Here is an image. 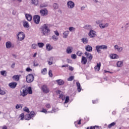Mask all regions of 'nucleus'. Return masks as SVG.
<instances>
[{"mask_svg": "<svg viewBox=\"0 0 129 129\" xmlns=\"http://www.w3.org/2000/svg\"><path fill=\"white\" fill-rule=\"evenodd\" d=\"M71 58L72 59H76L77 58V56L75 54H72Z\"/></svg>", "mask_w": 129, "mask_h": 129, "instance_id": "a18cd8bd", "label": "nucleus"}, {"mask_svg": "<svg viewBox=\"0 0 129 129\" xmlns=\"http://www.w3.org/2000/svg\"><path fill=\"white\" fill-rule=\"evenodd\" d=\"M21 106H22L21 104H17L16 106V109H19V108H21Z\"/></svg>", "mask_w": 129, "mask_h": 129, "instance_id": "603ef678", "label": "nucleus"}, {"mask_svg": "<svg viewBox=\"0 0 129 129\" xmlns=\"http://www.w3.org/2000/svg\"><path fill=\"white\" fill-rule=\"evenodd\" d=\"M83 44H87L88 43V39L87 38H83L81 39Z\"/></svg>", "mask_w": 129, "mask_h": 129, "instance_id": "7c9ffc66", "label": "nucleus"}, {"mask_svg": "<svg viewBox=\"0 0 129 129\" xmlns=\"http://www.w3.org/2000/svg\"><path fill=\"white\" fill-rule=\"evenodd\" d=\"M18 39L19 41H23L24 39H25V33L23 32H20L19 34L17 35Z\"/></svg>", "mask_w": 129, "mask_h": 129, "instance_id": "423d86ee", "label": "nucleus"}, {"mask_svg": "<svg viewBox=\"0 0 129 129\" xmlns=\"http://www.w3.org/2000/svg\"><path fill=\"white\" fill-rule=\"evenodd\" d=\"M53 8L54 9H58V8H59V6L56 3H54L53 5Z\"/></svg>", "mask_w": 129, "mask_h": 129, "instance_id": "a19ab883", "label": "nucleus"}, {"mask_svg": "<svg viewBox=\"0 0 129 129\" xmlns=\"http://www.w3.org/2000/svg\"><path fill=\"white\" fill-rule=\"evenodd\" d=\"M117 67H121L123 66V61H118L116 63Z\"/></svg>", "mask_w": 129, "mask_h": 129, "instance_id": "393cba45", "label": "nucleus"}, {"mask_svg": "<svg viewBox=\"0 0 129 129\" xmlns=\"http://www.w3.org/2000/svg\"><path fill=\"white\" fill-rule=\"evenodd\" d=\"M108 23H106L105 24L103 25V24L101 23L99 24V27L100 28V29H105V28H107V27H108Z\"/></svg>", "mask_w": 129, "mask_h": 129, "instance_id": "aec40b11", "label": "nucleus"}, {"mask_svg": "<svg viewBox=\"0 0 129 129\" xmlns=\"http://www.w3.org/2000/svg\"><path fill=\"white\" fill-rule=\"evenodd\" d=\"M25 17L27 21H28V22H31L32 21V19H33L32 15L29 14H26Z\"/></svg>", "mask_w": 129, "mask_h": 129, "instance_id": "2eb2a0df", "label": "nucleus"}, {"mask_svg": "<svg viewBox=\"0 0 129 129\" xmlns=\"http://www.w3.org/2000/svg\"><path fill=\"white\" fill-rule=\"evenodd\" d=\"M3 129H8V127H7V126H4Z\"/></svg>", "mask_w": 129, "mask_h": 129, "instance_id": "774afa93", "label": "nucleus"}, {"mask_svg": "<svg viewBox=\"0 0 129 129\" xmlns=\"http://www.w3.org/2000/svg\"><path fill=\"white\" fill-rule=\"evenodd\" d=\"M40 15L42 17H45V16L48 15V10L46 9H41L40 11Z\"/></svg>", "mask_w": 129, "mask_h": 129, "instance_id": "0eeeda50", "label": "nucleus"}, {"mask_svg": "<svg viewBox=\"0 0 129 129\" xmlns=\"http://www.w3.org/2000/svg\"><path fill=\"white\" fill-rule=\"evenodd\" d=\"M69 31L70 32H72L73 31H75V28L73 27H69Z\"/></svg>", "mask_w": 129, "mask_h": 129, "instance_id": "de8ad7c7", "label": "nucleus"}, {"mask_svg": "<svg viewBox=\"0 0 129 129\" xmlns=\"http://www.w3.org/2000/svg\"><path fill=\"white\" fill-rule=\"evenodd\" d=\"M73 52V47L68 46L66 49V52L67 54H71Z\"/></svg>", "mask_w": 129, "mask_h": 129, "instance_id": "ddd939ff", "label": "nucleus"}, {"mask_svg": "<svg viewBox=\"0 0 129 129\" xmlns=\"http://www.w3.org/2000/svg\"><path fill=\"white\" fill-rule=\"evenodd\" d=\"M69 70H70V71H73V70H74V68L71 66H69Z\"/></svg>", "mask_w": 129, "mask_h": 129, "instance_id": "4d7b16f0", "label": "nucleus"}, {"mask_svg": "<svg viewBox=\"0 0 129 129\" xmlns=\"http://www.w3.org/2000/svg\"><path fill=\"white\" fill-rule=\"evenodd\" d=\"M34 115H35V113L26 114L25 115H24V113H22L20 115V117H21V120H23V119H24V117L25 119H26V120H30V119H31V118H32V117H33Z\"/></svg>", "mask_w": 129, "mask_h": 129, "instance_id": "f03ea898", "label": "nucleus"}, {"mask_svg": "<svg viewBox=\"0 0 129 129\" xmlns=\"http://www.w3.org/2000/svg\"><path fill=\"white\" fill-rule=\"evenodd\" d=\"M85 9V7L83 6L81 8V11H84V10Z\"/></svg>", "mask_w": 129, "mask_h": 129, "instance_id": "0e129e2a", "label": "nucleus"}, {"mask_svg": "<svg viewBox=\"0 0 129 129\" xmlns=\"http://www.w3.org/2000/svg\"><path fill=\"white\" fill-rule=\"evenodd\" d=\"M26 71H27V72H31L32 69H31V68H27L26 69Z\"/></svg>", "mask_w": 129, "mask_h": 129, "instance_id": "13d9d810", "label": "nucleus"}, {"mask_svg": "<svg viewBox=\"0 0 129 129\" xmlns=\"http://www.w3.org/2000/svg\"><path fill=\"white\" fill-rule=\"evenodd\" d=\"M56 94H59V98H60L62 100H65V96H64V94H63V93L61 91L57 90Z\"/></svg>", "mask_w": 129, "mask_h": 129, "instance_id": "9d476101", "label": "nucleus"}, {"mask_svg": "<svg viewBox=\"0 0 129 129\" xmlns=\"http://www.w3.org/2000/svg\"><path fill=\"white\" fill-rule=\"evenodd\" d=\"M114 125H115V122H113L108 125V128H111V127H112V126H114Z\"/></svg>", "mask_w": 129, "mask_h": 129, "instance_id": "e433bc0d", "label": "nucleus"}, {"mask_svg": "<svg viewBox=\"0 0 129 129\" xmlns=\"http://www.w3.org/2000/svg\"><path fill=\"white\" fill-rule=\"evenodd\" d=\"M52 39L53 40V41H58V39H59V38L58 36L54 35L52 36Z\"/></svg>", "mask_w": 129, "mask_h": 129, "instance_id": "4c0bfd02", "label": "nucleus"}, {"mask_svg": "<svg viewBox=\"0 0 129 129\" xmlns=\"http://www.w3.org/2000/svg\"><path fill=\"white\" fill-rule=\"evenodd\" d=\"M88 35L90 38H94L95 36H96V32H95V31L91 30L90 31Z\"/></svg>", "mask_w": 129, "mask_h": 129, "instance_id": "9b49d317", "label": "nucleus"}, {"mask_svg": "<svg viewBox=\"0 0 129 129\" xmlns=\"http://www.w3.org/2000/svg\"><path fill=\"white\" fill-rule=\"evenodd\" d=\"M56 82L58 85H63V84L64 83V81L62 80H56Z\"/></svg>", "mask_w": 129, "mask_h": 129, "instance_id": "c85d7f7f", "label": "nucleus"}, {"mask_svg": "<svg viewBox=\"0 0 129 129\" xmlns=\"http://www.w3.org/2000/svg\"><path fill=\"white\" fill-rule=\"evenodd\" d=\"M78 124H81V119L79 120V121L78 122Z\"/></svg>", "mask_w": 129, "mask_h": 129, "instance_id": "338daca9", "label": "nucleus"}, {"mask_svg": "<svg viewBox=\"0 0 129 129\" xmlns=\"http://www.w3.org/2000/svg\"><path fill=\"white\" fill-rule=\"evenodd\" d=\"M68 102H69V96H67L66 97L64 103H68Z\"/></svg>", "mask_w": 129, "mask_h": 129, "instance_id": "c03bdc74", "label": "nucleus"}, {"mask_svg": "<svg viewBox=\"0 0 129 129\" xmlns=\"http://www.w3.org/2000/svg\"><path fill=\"white\" fill-rule=\"evenodd\" d=\"M23 26L25 28H29V27H30V26L29 25V23L27 21H24L23 22Z\"/></svg>", "mask_w": 129, "mask_h": 129, "instance_id": "473e14b6", "label": "nucleus"}, {"mask_svg": "<svg viewBox=\"0 0 129 129\" xmlns=\"http://www.w3.org/2000/svg\"><path fill=\"white\" fill-rule=\"evenodd\" d=\"M83 54L82 52L79 51L77 52V55L78 56H81V54Z\"/></svg>", "mask_w": 129, "mask_h": 129, "instance_id": "5fc2aeb1", "label": "nucleus"}, {"mask_svg": "<svg viewBox=\"0 0 129 129\" xmlns=\"http://www.w3.org/2000/svg\"><path fill=\"white\" fill-rule=\"evenodd\" d=\"M0 94L1 95H5V94H6V92L5 91L2 90V89H0Z\"/></svg>", "mask_w": 129, "mask_h": 129, "instance_id": "79ce46f5", "label": "nucleus"}, {"mask_svg": "<svg viewBox=\"0 0 129 129\" xmlns=\"http://www.w3.org/2000/svg\"><path fill=\"white\" fill-rule=\"evenodd\" d=\"M45 107H46V108H50L51 107V106L50 105V104L47 103L45 105Z\"/></svg>", "mask_w": 129, "mask_h": 129, "instance_id": "bf43d9fd", "label": "nucleus"}, {"mask_svg": "<svg viewBox=\"0 0 129 129\" xmlns=\"http://www.w3.org/2000/svg\"><path fill=\"white\" fill-rule=\"evenodd\" d=\"M11 47H12V43H11V42L8 41L6 42V48H7V49H10Z\"/></svg>", "mask_w": 129, "mask_h": 129, "instance_id": "2f4dec72", "label": "nucleus"}, {"mask_svg": "<svg viewBox=\"0 0 129 129\" xmlns=\"http://www.w3.org/2000/svg\"><path fill=\"white\" fill-rule=\"evenodd\" d=\"M17 84H18L16 82H12L9 83V87H10V88H12L13 89H14V88H16Z\"/></svg>", "mask_w": 129, "mask_h": 129, "instance_id": "4468645a", "label": "nucleus"}, {"mask_svg": "<svg viewBox=\"0 0 129 129\" xmlns=\"http://www.w3.org/2000/svg\"><path fill=\"white\" fill-rule=\"evenodd\" d=\"M40 112H43L44 113H47V110L44 108H42V110L40 111Z\"/></svg>", "mask_w": 129, "mask_h": 129, "instance_id": "3c124183", "label": "nucleus"}, {"mask_svg": "<svg viewBox=\"0 0 129 129\" xmlns=\"http://www.w3.org/2000/svg\"><path fill=\"white\" fill-rule=\"evenodd\" d=\"M28 94V89L25 87H23L21 91V95L25 97Z\"/></svg>", "mask_w": 129, "mask_h": 129, "instance_id": "39448f33", "label": "nucleus"}, {"mask_svg": "<svg viewBox=\"0 0 129 129\" xmlns=\"http://www.w3.org/2000/svg\"><path fill=\"white\" fill-rule=\"evenodd\" d=\"M67 6L69 9H73L75 7V4L72 1H69L67 3Z\"/></svg>", "mask_w": 129, "mask_h": 129, "instance_id": "f8f14e48", "label": "nucleus"}, {"mask_svg": "<svg viewBox=\"0 0 129 129\" xmlns=\"http://www.w3.org/2000/svg\"><path fill=\"white\" fill-rule=\"evenodd\" d=\"M48 75L50 77H53V74H52V70H49Z\"/></svg>", "mask_w": 129, "mask_h": 129, "instance_id": "09e8293b", "label": "nucleus"}, {"mask_svg": "<svg viewBox=\"0 0 129 129\" xmlns=\"http://www.w3.org/2000/svg\"><path fill=\"white\" fill-rule=\"evenodd\" d=\"M37 45L39 48H43V47H44V46H45V44H44V43H42V42H38L37 43Z\"/></svg>", "mask_w": 129, "mask_h": 129, "instance_id": "f704fd0d", "label": "nucleus"}, {"mask_svg": "<svg viewBox=\"0 0 129 129\" xmlns=\"http://www.w3.org/2000/svg\"><path fill=\"white\" fill-rule=\"evenodd\" d=\"M63 38L66 39V38H67V37H68V35H69V31H64L63 33Z\"/></svg>", "mask_w": 129, "mask_h": 129, "instance_id": "bb28decb", "label": "nucleus"}, {"mask_svg": "<svg viewBox=\"0 0 129 129\" xmlns=\"http://www.w3.org/2000/svg\"><path fill=\"white\" fill-rule=\"evenodd\" d=\"M85 55L86 56H87V58H88L89 60H92L93 56H92V55L91 54V53H89L88 52L86 51L85 52Z\"/></svg>", "mask_w": 129, "mask_h": 129, "instance_id": "f3484780", "label": "nucleus"}, {"mask_svg": "<svg viewBox=\"0 0 129 129\" xmlns=\"http://www.w3.org/2000/svg\"><path fill=\"white\" fill-rule=\"evenodd\" d=\"M23 110H24V111H25V112H27V113H30V110L28 108V107H25Z\"/></svg>", "mask_w": 129, "mask_h": 129, "instance_id": "58836bf2", "label": "nucleus"}, {"mask_svg": "<svg viewBox=\"0 0 129 129\" xmlns=\"http://www.w3.org/2000/svg\"><path fill=\"white\" fill-rule=\"evenodd\" d=\"M12 55L13 57H14L15 58H16L17 57H18V56L15 54H12Z\"/></svg>", "mask_w": 129, "mask_h": 129, "instance_id": "e2e57ef3", "label": "nucleus"}, {"mask_svg": "<svg viewBox=\"0 0 129 129\" xmlns=\"http://www.w3.org/2000/svg\"><path fill=\"white\" fill-rule=\"evenodd\" d=\"M46 48L47 49V51H51V50L53 49V47H52L50 44H47L46 45Z\"/></svg>", "mask_w": 129, "mask_h": 129, "instance_id": "a878e982", "label": "nucleus"}, {"mask_svg": "<svg viewBox=\"0 0 129 129\" xmlns=\"http://www.w3.org/2000/svg\"><path fill=\"white\" fill-rule=\"evenodd\" d=\"M37 46L38 45L37 44H33L32 45V49H36V48H37Z\"/></svg>", "mask_w": 129, "mask_h": 129, "instance_id": "8fccbe9b", "label": "nucleus"}, {"mask_svg": "<svg viewBox=\"0 0 129 129\" xmlns=\"http://www.w3.org/2000/svg\"><path fill=\"white\" fill-rule=\"evenodd\" d=\"M15 65H16V63H13V64L11 65V68H13V69L15 68Z\"/></svg>", "mask_w": 129, "mask_h": 129, "instance_id": "680f3d73", "label": "nucleus"}, {"mask_svg": "<svg viewBox=\"0 0 129 129\" xmlns=\"http://www.w3.org/2000/svg\"><path fill=\"white\" fill-rule=\"evenodd\" d=\"M40 20H41V17L39 15H35L33 17V21L35 24H39Z\"/></svg>", "mask_w": 129, "mask_h": 129, "instance_id": "6e6552de", "label": "nucleus"}, {"mask_svg": "<svg viewBox=\"0 0 129 129\" xmlns=\"http://www.w3.org/2000/svg\"><path fill=\"white\" fill-rule=\"evenodd\" d=\"M86 50V51H88V52H92V47L90 45H87Z\"/></svg>", "mask_w": 129, "mask_h": 129, "instance_id": "5701e85b", "label": "nucleus"}, {"mask_svg": "<svg viewBox=\"0 0 129 129\" xmlns=\"http://www.w3.org/2000/svg\"><path fill=\"white\" fill-rule=\"evenodd\" d=\"M95 127H97V128H98V126H90V127H87V129H95Z\"/></svg>", "mask_w": 129, "mask_h": 129, "instance_id": "49530a36", "label": "nucleus"}, {"mask_svg": "<svg viewBox=\"0 0 129 129\" xmlns=\"http://www.w3.org/2000/svg\"><path fill=\"white\" fill-rule=\"evenodd\" d=\"M76 85L78 87L77 90L78 92H80L81 91V85H80V83L79 82L76 83Z\"/></svg>", "mask_w": 129, "mask_h": 129, "instance_id": "b1692460", "label": "nucleus"}, {"mask_svg": "<svg viewBox=\"0 0 129 129\" xmlns=\"http://www.w3.org/2000/svg\"><path fill=\"white\" fill-rule=\"evenodd\" d=\"M34 81V75L29 74L26 76V82L27 83H32Z\"/></svg>", "mask_w": 129, "mask_h": 129, "instance_id": "20e7f679", "label": "nucleus"}, {"mask_svg": "<svg viewBox=\"0 0 129 129\" xmlns=\"http://www.w3.org/2000/svg\"><path fill=\"white\" fill-rule=\"evenodd\" d=\"M41 33L42 36H48L51 30L49 28V24H44L40 28Z\"/></svg>", "mask_w": 129, "mask_h": 129, "instance_id": "f257e3e1", "label": "nucleus"}, {"mask_svg": "<svg viewBox=\"0 0 129 129\" xmlns=\"http://www.w3.org/2000/svg\"><path fill=\"white\" fill-rule=\"evenodd\" d=\"M40 9H42V8H46V6L43 5V4L40 5Z\"/></svg>", "mask_w": 129, "mask_h": 129, "instance_id": "052dcab7", "label": "nucleus"}, {"mask_svg": "<svg viewBox=\"0 0 129 129\" xmlns=\"http://www.w3.org/2000/svg\"><path fill=\"white\" fill-rule=\"evenodd\" d=\"M100 67H101V63H97V66L94 67L95 71H99L100 70Z\"/></svg>", "mask_w": 129, "mask_h": 129, "instance_id": "6ab92c4d", "label": "nucleus"}, {"mask_svg": "<svg viewBox=\"0 0 129 129\" xmlns=\"http://www.w3.org/2000/svg\"><path fill=\"white\" fill-rule=\"evenodd\" d=\"M42 74L43 75H45L47 74V69L44 68L42 70V71H41Z\"/></svg>", "mask_w": 129, "mask_h": 129, "instance_id": "ea45409f", "label": "nucleus"}, {"mask_svg": "<svg viewBox=\"0 0 129 129\" xmlns=\"http://www.w3.org/2000/svg\"><path fill=\"white\" fill-rule=\"evenodd\" d=\"M84 29L85 30H91V29H92V27L91 25H86L84 26Z\"/></svg>", "mask_w": 129, "mask_h": 129, "instance_id": "cd10ccee", "label": "nucleus"}, {"mask_svg": "<svg viewBox=\"0 0 129 129\" xmlns=\"http://www.w3.org/2000/svg\"><path fill=\"white\" fill-rule=\"evenodd\" d=\"M81 63L84 65H86L87 63V59H86V57H85V56H82Z\"/></svg>", "mask_w": 129, "mask_h": 129, "instance_id": "412c9836", "label": "nucleus"}, {"mask_svg": "<svg viewBox=\"0 0 129 129\" xmlns=\"http://www.w3.org/2000/svg\"><path fill=\"white\" fill-rule=\"evenodd\" d=\"M7 71H1V75H2L3 76H4L5 77H6V76H7Z\"/></svg>", "mask_w": 129, "mask_h": 129, "instance_id": "c9c22d12", "label": "nucleus"}, {"mask_svg": "<svg viewBox=\"0 0 129 129\" xmlns=\"http://www.w3.org/2000/svg\"><path fill=\"white\" fill-rule=\"evenodd\" d=\"M13 79L15 80V81H19V80H20V76L18 75L14 76L13 77Z\"/></svg>", "mask_w": 129, "mask_h": 129, "instance_id": "c756f323", "label": "nucleus"}, {"mask_svg": "<svg viewBox=\"0 0 129 129\" xmlns=\"http://www.w3.org/2000/svg\"><path fill=\"white\" fill-rule=\"evenodd\" d=\"M31 4L35 7H37L39 5V0H31Z\"/></svg>", "mask_w": 129, "mask_h": 129, "instance_id": "4be33fe9", "label": "nucleus"}, {"mask_svg": "<svg viewBox=\"0 0 129 129\" xmlns=\"http://www.w3.org/2000/svg\"><path fill=\"white\" fill-rule=\"evenodd\" d=\"M114 48L115 50H117V51H118V52H119V53H120V52H121V51L123 50V48H122V47H119L117 45H114Z\"/></svg>", "mask_w": 129, "mask_h": 129, "instance_id": "dca6fc26", "label": "nucleus"}, {"mask_svg": "<svg viewBox=\"0 0 129 129\" xmlns=\"http://www.w3.org/2000/svg\"><path fill=\"white\" fill-rule=\"evenodd\" d=\"M102 23V20H98L96 22L97 25H99V24Z\"/></svg>", "mask_w": 129, "mask_h": 129, "instance_id": "6e6d98bb", "label": "nucleus"}, {"mask_svg": "<svg viewBox=\"0 0 129 129\" xmlns=\"http://www.w3.org/2000/svg\"><path fill=\"white\" fill-rule=\"evenodd\" d=\"M54 33L55 34V35H56V36H57V37H59V36L60 35V34H59V32H58V31H54Z\"/></svg>", "mask_w": 129, "mask_h": 129, "instance_id": "864d4df0", "label": "nucleus"}, {"mask_svg": "<svg viewBox=\"0 0 129 129\" xmlns=\"http://www.w3.org/2000/svg\"><path fill=\"white\" fill-rule=\"evenodd\" d=\"M109 57L111 59H118L119 58V56L116 54H111L109 55Z\"/></svg>", "mask_w": 129, "mask_h": 129, "instance_id": "a211bd4d", "label": "nucleus"}, {"mask_svg": "<svg viewBox=\"0 0 129 129\" xmlns=\"http://www.w3.org/2000/svg\"><path fill=\"white\" fill-rule=\"evenodd\" d=\"M69 66L68 64L63 65L62 66V67H68Z\"/></svg>", "mask_w": 129, "mask_h": 129, "instance_id": "69168bd1", "label": "nucleus"}, {"mask_svg": "<svg viewBox=\"0 0 129 129\" xmlns=\"http://www.w3.org/2000/svg\"><path fill=\"white\" fill-rule=\"evenodd\" d=\"M41 88L44 93H49L50 92V90H49V88H48L46 85H43Z\"/></svg>", "mask_w": 129, "mask_h": 129, "instance_id": "1a4fd4ad", "label": "nucleus"}, {"mask_svg": "<svg viewBox=\"0 0 129 129\" xmlns=\"http://www.w3.org/2000/svg\"><path fill=\"white\" fill-rule=\"evenodd\" d=\"M74 79V76H71L68 79V81H72Z\"/></svg>", "mask_w": 129, "mask_h": 129, "instance_id": "37998d69", "label": "nucleus"}, {"mask_svg": "<svg viewBox=\"0 0 129 129\" xmlns=\"http://www.w3.org/2000/svg\"><path fill=\"white\" fill-rule=\"evenodd\" d=\"M107 48H108V47L105 45H97L96 46V50L97 53H101V50L100 49L107 50Z\"/></svg>", "mask_w": 129, "mask_h": 129, "instance_id": "7ed1b4c3", "label": "nucleus"}, {"mask_svg": "<svg viewBox=\"0 0 129 129\" xmlns=\"http://www.w3.org/2000/svg\"><path fill=\"white\" fill-rule=\"evenodd\" d=\"M27 91L29 94H33V91H32V87H29L27 88Z\"/></svg>", "mask_w": 129, "mask_h": 129, "instance_id": "72a5a7b5", "label": "nucleus"}]
</instances>
